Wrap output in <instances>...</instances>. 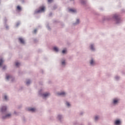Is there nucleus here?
Returning <instances> with one entry per match:
<instances>
[{
    "mask_svg": "<svg viewBox=\"0 0 125 125\" xmlns=\"http://www.w3.org/2000/svg\"><path fill=\"white\" fill-rule=\"evenodd\" d=\"M90 63L91 65H93V64H94V62L93 61V60H91Z\"/></svg>",
    "mask_w": 125,
    "mask_h": 125,
    "instance_id": "15",
    "label": "nucleus"
},
{
    "mask_svg": "<svg viewBox=\"0 0 125 125\" xmlns=\"http://www.w3.org/2000/svg\"><path fill=\"white\" fill-rule=\"evenodd\" d=\"M62 65H65V61L62 62Z\"/></svg>",
    "mask_w": 125,
    "mask_h": 125,
    "instance_id": "26",
    "label": "nucleus"
},
{
    "mask_svg": "<svg viewBox=\"0 0 125 125\" xmlns=\"http://www.w3.org/2000/svg\"><path fill=\"white\" fill-rule=\"evenodd\" d=\"M50 94L48 93H46L43 94V97L45 98L47 97V96H49Z\"/></svg>",
    "mask_w": 125,
    "mask_h": 125,
    "instance_id": "5",
    "label": "nucleus"
},
{
    "mask_svg": "<svg viewBox=\"0 0 125 125\" xmlns=\"http://www.w3.org/2000/svg\"><path fill=\"white\" fill-rule=\"evenodd\" d=\"M79 23H80V20L79 19H77L76 24H79Z\"/></svg>",
    "mask_w": 125,
    "mask_h": 125,
    "instance_id": "21",
    "label": "nucleus"
},
{
    "mask_svg": "<svg viewBox=\"0 0 125 125\" xmlns=\"http://www.w3.org/2000/svg\"><path fill=\"white\" fill-rule=\"evenodd\" d=\"M2 63H3V60H2V59H1L0 60V66H1V65H2Z\"/></svg>",
    "mask_w": 125,
    "mask_h": 125,
    "instance_id": "11",
    "label": "nucleus"
},
{
    "mask_svg": "<svg viewBox=\"0 0 125 125\" xmlns=\"http://www.w3.org/2000/svg\"><path fill=\"white\" fill-rule=\"evenodd\" d=\"M69 11L71 12H76V10L73 9H70Z\"/></svg>",
    "mask_w": 125,
    "mask_h": 125,
    "instance_id": "13",
    "label": "nucleus"
},
{
    "mask_svg": "<svg viewBox=\"0 0 125 125\" xmlns=\"http://www.w3.org/2000/svg\"><path fill=\"white\" fill-rule=\"evenodd\" d=\"M121 124V121L120 120L115 121V124L116 125H119Z\"/></svg>",
    "mask_w": 125,
    "mask_h": 125,
    "instance_id": "6",
    "label": "nucleus"
},
{
    "mask_svg": "<svg viewBox=\"0 0 125 125\" xmlns=\"http://www.w3.org/2000/svg\"><path fill=\"white\" fill-rule=\"evenodd\" d=\"M54 50L56 51V52H58V48L56 47H54Z\"/></svg>",
    "mask_w": 125,
    "mask_h": 125,
    "instance_id": "12",
    "label": "nucleus"
},
{
    "mask_svg": "<svg viewBox=\"0 0 125 125\" xmlns=\"http://www.w3.org/2000/svg\"><path fill=\"white\" fill-rule=\"evenodd\" d=\"M6 110V106H3L2 107L1 111V112H4V111Z\"/></svg>",
    "mask_w": 125,
    "mask_h": 125,
    "instance_id": "8",
    "label": "nucleus"
},
{
    "mask_svg": "<svg viewBox=\"0 0 125 125\" xmlns=\"http://www.w3.org/2000/svg\"><path fill=\"white\" fill-rule=\"evenodd\" d=\"M67 52V50L66 49H64L62 50V53L64 54Z\"/></svg>",
    "mask_w": 125,
    "mask_h": 125,
    "instance_id": "18",
    "label": "nucleus"
},
{
    "mask_svg": "<svg viewBox=\"0 0 125 125\" xmlns=\"http://www.w3.org/2000/svg\"><path fill=\"white\" fill-rule=\"evenodd\" d=\"M5 69V67H3V69L4 70Z\"/></svg>",
    "mask_w": 125,
    "mask_h": 125,
    "instance_id": "29",
    "label": "nucleus"
},
{
    "mask_svg": "<svg viewBox=\"0 0 125 125\" xmlns=\"http://www.w3.org/2000/svg\"><path fill=\"white\" fill-rule=\"evenodd\" d=\"M114 18H115V19H116V21L117 23H119V21H121V19L119 18V17H118V16H115Z\"/></svg>",
    "mask_w": 125,
    "mask_h": 125,
    "instance_id": "4",
    "label": "nucleus"
},
{
    "mask_svg": "<svg viewBox=\"0 0 125 125\" xmlns=\"http://www.w3.org/2000/svg\"><path fill=\"white\" fill-rule=\"evenodd\" d=\"M19 65H20V63L19 62H16V66L17 67H19Z\"/></svg>",
    "mask_w": 125,
    "mask_h": 125,
    "instance_id": "19",
    "label": "nucleus"
},
{
    "mask_svg": "<svg viewBox=\"0 0 125 125\" xmlns=\"http://www.w3.org/2000/svg\"><path fill=\"white\" fill-rule=\"evenodd\" d=\"M11 78H12V77L10 75H8V76H6V79L7 80H9V79H11Z\"/></svg>",
    "mask_w": 125,
    "mask_h": 125,
    "instance_id": "14",
    "label": "nucleus"
},
{
    "mask_svg": "<svg viewBox=\"0 0 125 125\" xmlns=\"http://www.w3.org/2000/svg\"><path fill=\"white\" fill-rule=\"evenodd\" d=\"M58 95H65V92H62L60 93H58Z\"/></svg>",
    "mask_w": 125,
    "mask_h": 125,
    "instance_id": "10",
    "label": "nucleus"
},
{
    "mask_svg": "<svg viewBox=\"0 0 125 125\" xmlns=\"http://www.w3.org/2000/svg\"><path fill=\"white\" fill-rule=\"evenodd\" d=\"M30 83H31V82L30 81V80H28L26 82V84H30Z\"/></svg>",
    "mask_w": 125,
    "mask_h": 125,
    "instance_id": "20",
    "label": "nucleus"
},
{
    "mask_svg": "<svg viewBox=\"0 0 125 125\" xmlns=\"http://www.w3.org/2000/svg\"><path fill=\"white\" fill-rule=\"evenodd\" d=\"M90 49H91L92 50H94V47H93V45H90Z\"/></svg>",
    "mask_w": 125,
    "mask_h": 125,
    "instance_id": "16",
    "label": "nucleus"
},
{
    "mask_svg": "<svg viewBox=\"0 0 125 125\" xmlns=\"http://www.w3.org/2000/svg\"><path fill=\"white\" fill-rule=\"evenodd\" d=\"M66 105H67V106H68V107H69V106H70V103L67 102L66 103Z\"/></svg>",
    "mask_w": 125,
    "mask_h": 125,
    "instance_id": "24",
    "label": "nucleus"
},
{
    "mask_svg": "<svg viewBox=\"0 0 125 125\" xmlns=\"http://www.w3.org/2000/svg\"><path fill=\"white\" fill-rule=\"evenodd\" d=\"M53 0H48V2H49V3L52 2Z\"/></svg>",
    "mask_w": 125,
    "mask_h": 125,
    "instance_id": "23",
    "label": "nucleus"
},
{
    "mask_svg": "<svg viewBox=\"0 0 125 125\" xmlns=\"http://www.w3.org/2000/svg\"><path fill=\"white\" fill-rule=\"evenodd\" d=\"M95 121H97V120H98V117L96 116V117H95Z\"/></svg>",
    "mask_w": 125,
    "mask_h": 125,
    "instance_id": "22",
    "label": "nucleus"
},
{
    "mask_svg": "<svg viewBox=\"0 0 125 125\" xmlns=\"http://www.w3.org/2000/svg\"><path fill=\"white\" fill-rule=\"evenodd\" d=\"M10 117H11V114H7L4 117H3V119H6V118H9Z\"/></svg>",
    "mask_w": 125,
    "mask_h": 125,
    "instance_id": "7",
    "label": "nucleus"
},
{
    "mask_svg": "<svg viewBox=\"0 0 125 125\" xmlns=\"http://www.w3.org/2000/svg\"><path fill=\"white\" fill-rule=\"evenodd\" d=\"M34 34H36V33H37V30L36 29L34 30Z\"/></svg>",
    "mask_w": 125,
    "mask_h": 125,
    "instance_id": "27",
    "label": "nucleus"
},
{
    "mask_svg": "<svg viewBox=\"0 0 125 125\" xmlns=\"http://www.w3.org/2000/svg\"><path fill=\"white\" fill-rule=\"evenodd\" d=\"M4 99H5V100H7V96H4Z\"/></svg>",
    "mask_w": 125,
    "mask_h": 125,
    "instance_id": "25",
    "label": "nucleus"
},
{
    "mask_svg": "<svg viewBox=\"0 0 125 125\" xmlns=\"http://www.w3.org/2000/svg\"><path fill=\"white\" fill-rule=\"evenodd\" d=\"M17 9L18 10H21V7H20V6H18L17 7Z\"/></svg>",
    "mask_w": 125,
    "mask_h": 125,
    "instance_id": "17",
    "label": "nucleus"
},
{
    "mask_svg": "<svg viewBox=\"0 0 125 125\" xmlns=\"http://www.w3.org/2000/svg\"><path fill=\"white\" fill-rule=\"evenodd\" d=\"M28 111H30L31 112H35L36 111V108H28Z\"/></svg>",
    "mask_w": 125,
    "mask_h": 125,
    "instance_id": "2",
    "label": "nucleus"
},
{
    "mask_svg": "<svg viewBox=\"0 0 125 125\" xmlns=\"http://www.w3.org/2000/svg\"><path fill=\"white\" fill-rule=\"evenodd\" d=\"M44 7H40V9L37 11V13H40V12H43V11H44Z\"/></svg>",
    "mask_w": 125,
    "mask_h": 125,
    "instance_id": "1",
    "label": "nucleus"
},
{
    "mask_svg": "<svg viewBox=\"0 0 125 125\" xmlns=\"http://www.w3.org/2000/svg\"><path fill=\"white\" fill-rule=\"evenodd\" d=\"M19 40L21 43H22L23 44L25 43V41H24V40L22 38H19Z\"/></svg>",
    "mask_w": 125,
    "mask_h": 125,
    "instance_id": "3",
    "label": "nucleus"
},
{
    "mask_svg": "<svg viewBox=\"0 0 125 125\" xmlns=\"http://www.w3.org/2000/svg\"><path fill=\"white\" fill-rule=\"evenodd\" d=\"M118 102H119V100H117V99H114L113 100V103L114 104H117V103H118Z\"/></svg>",
    "mask_w": 125,
    "mask_h": 125,
    "instance_id": "9",
    "label": "nucleus"
},
{
    "mask_svg": "<svg viewBox=\"0 0 125 125\" xmlns=\"http://www.w3.org/2000/svg\"><path fill=\"white\" fill-rule=\"evenodd\" d=\"M58 118L60 120V118H61V115H59L58 116Z\"/></svg>",
    "mask_w": 125,
    "mask_h": 125,
    "instance_id": "28",
    "label": "nucleus"
}]
</instances>
